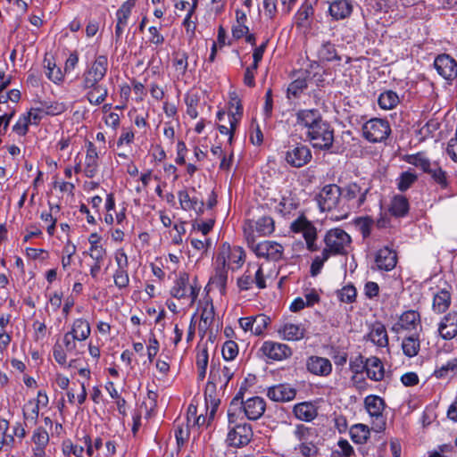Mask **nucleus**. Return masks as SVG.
Here are the masks:
<instances>
[{
  "mask_svg": "<svg viewBox=\"0 0 457 457\" xmlns=\"http://www.w3.org/2000/svg\"><path fill=\"white\" fill-rule=\"evenodd\" d=\"M108 70V60L105 55L96 58L91 66L83 73L82 87L91 89L87 93V99L91 104L99 105L105 101L108 90L99 82L104 78Z\"/></svg>",
  "mask_w": 457,
  "mask_h": 457,
  "instance_id": "nucleus-1",
  "label": "nucleus"
},
{
  "mask_svg": "<svg viewBox=\"0 0 457 457\" xmlns=\"http://www.w3.org/2000/svg\"><path fill=\"white\" fill-rule=\"evenodd\" d=\"M244 234L248 247L251 248L257 257L272 262H278L282 259L284 247L280 244L270 240L255 243V236L253 235L252 225L249 226V228H244Z\"/></svg>",
  "mask_w": 457,
  "mask_h": 457,
  "instance_id": "nucleus-2",
  "label": "nucleus"
},
{
  "mask_svg": "<svg viewBox=\"0 0 457 457\" xmlns=\"http://www.w3.org/2000/svg\"><path fill=\"white\" fill-rule=\"evenodd\" d=\"M405 161L428 174L431 179L442 189L447 188L449 184L446 172L443 170L437 162H430L423 153L407 155Z\"/></svg>",
  "mask_w": 457,
  "mask_h": 457,
  "instance_id": "nucleus-3",
  "label": "nucleus"
},
{
  "mask_svg": "<svg viewBox=\"0 0 457 457\" xmlns=\"http://www.w3.org/2000/svg\"><path fill=\"white\" fill-rule=\"evenodd\" d=\"M323 242V249L329 256L346 255L351 246V237L342 228H332L327 231Z\"/></svg>",
  "mask_w": 457,
  "mask_h": 457,
  "instance_id": "nucleus-4",
  "label": "nucleus"
},
{
  "mask_svg": "<svg viewBox=\"0 0 457 457\" xmlns=\"http://www.w3.org/2000/svg\"><path fill=\"white\" fill-rule=\"evenodd\" d=\"M201 287L197 285L195 279L192 283L189 281V276L182 273L175 280L174 286L170 289V295L179 300H187L189 305H193L198 297Z\"/></svg>",
  "mask_w": 457,
  "mask_h": 457,
  "instance_id": "nucleus-5",
  "label": "nucleus"
},
{
  "mask_svg": "<svg viewBox=\"0 0 457 457\" xmlns=\"http://www.w3.org/2000/svg\"><path fill=\"white\" fill-rule=\"evenodd\" d=\"M239 406L243 409L245 417L250 420H259L266 410V402L260 396L243 400V393L239 391L231 401V407Z\"/></svg>",
  "mask_w": 457,
  "mask_h": 457,
  "instance_id": "nucleus-6",
  "label": "nucleus"
},
{
  "mask_svg": "<svg viewBox=\"0 0 457 457\" xmlns=\"http://www.w3.org/2000/svg\"><path fill=\"white\" fill-rule=\"evenodd\" d=\"M306 137L314 148L328 150L331 148L334 142V129L324 120L312 131L306 132Z\"/></svg>",
  "mask_w": 457,
  "mask_h": 457,
  "instance_id": "nucleus-7",
  "label": "nucleus"
},
{
  "mask_svg": "<svg viewBox=\"0 0 457 457\" xmlns=\"http://www.w3.org/2000/svg\"><path fill=\"white\" fill-rule=\"evenodd\" d=\"M91 333V328L88 321L85 319H77L73 321L70 331L63 336V344L65 349L69 352H74L77 348V341H85Z\"/></svg>",
  "mask_w": 457,
  "mask_h": 457,
  "instance_id": "nucleus-8",
  "label": "nucleus"
},
{
  "mask_svg": "<svg viewBox=\"0 0 457 457\" xmlns=\"http://www.w3.org/2000/svg\"><path fill=\"white\" fill-rule=\"evenodd\" d=\"M391 133L389 122L380 118H373L362 126L363 137L371 143L382 142Z\"/></svg>",
  "mask_w": 457,
  "mask_h": 457,
  "instance_id": "nucleus-9",
  "label": "nucleus"
},
{
  "mask_svg": "<svg viewBox=\"0 0 457 457\" xmlns=\"http://www.w3.org/2000/svg\"><path fill=\"white\" fill-rule=\"evenodd\" d=\"M341 187L328 184L322 187L318 195V204L322 212H330L338 208L342 199Z\"/></svg>",
  "mask_w": 457,
  "mask_h": 457,
  "instance_id": "nucleus-10",
  "label": "nucleus"
},
{
  "mask_svg": "<svg viewBox=\"0 0 457 457\" xmlns=\"http://www.w3.org/2000/svg\"><path fill=\"white\" fill-rule=\"evenodd\" d=\"M342 190V199L352 204L353 207L359 208L366 201L367 194L370 192V187L365 182H350Z\"/></svg>",
  "mask_w": 457,
  "mask_h": 457,
  "instance_id": "nucleus-11",
  "label": "nucleus"
},
{
  "mask_svg": "<svg viewBox=\"0 0 457 457\" xmlns=\"http://www.w3.org/2000/svg\"><path fill=\"white\" fill-rule=\"evenodd\" d=\"M253 436L252 426L246 422L238 423L231 427L227 436L228 445L243 447L247 445Z\"/></svg>",
  "mask_w": 457,
  "mask_h": 457,
  "instance_id": "nucleus-12",
  "label": "nucleus"
},
{
  "mask_svg": "<svg viewBox=\"0 0 457 457\" xmlns=\"http://www.w3.org/2000/svg\"><path fill=\"white\" fill-rule=\"evenodd\" d=\"M255 284L259 289L266 287V281L262 267L251 266L247 267L245 273L237 279V286L240 290H249Z\"/></svg>",
  "mask_w": 457,
  "mask_h": 457,
  "instance_id": "nucleus-13",
  "label": "nucleus"
},
{
  "mask_svg": "<svg viewBox=\"0 0 457 457\" xmlns=\"http://www.w3.org/2000/svg\"><path fill=\"white\" fill-rule=\"evenodd\" d=\"M260 352L269 360L275 361L287 360L293 354V350L287 345L270 340L263 342Z\"/></svg>",
  "mask_w": 457,
  "mask_h": 457,
  "instance_id": "nucleus-14",
  "label": "nucleus"
},
{
  "mask_svg": "<svg viewBox=\"0 0 457 457\" xmlns=\"http://www.w3.org/2000/svg\"><path fill=\"white\" fill-rule=\"evenodd\" d=\"M364 404L369 414L376 418L375 430L377 432L383 431L386 428V421L382 416L385 408L384 400L377 395H369L365 398Z\"/></svg>",
  "mask_w": 457,
  "mask_h": 457,
  "instance_id": "nucleus-15",
  "label": "nucleus"
},
{
  "mask_svg": "<svg viewBox=\"0 0 457 457\" xmlns=\"http://www.w3.org/2000/svg\"><path fill=\"white\" fill-rule=\"evenodd\" d=\"M328 3V12L332 21H339L347 20L353 12V0H329Z\"/></svg>",
  "mask_w": 457,
  "mask_h": 457,
  "instance_id": "nucleus-16",
  "label": "nucleus"
},
{
  "mask_svg": "<svg viewBox=\"0 0 457 457\" xmlns=\"http://www.w3.org/2000/svg\"><path fill=\"white\" fill-rule=\"evenodd\" d=\"M434 67L445 79L453 80L457 76V62L449 54L437 55L434 61Z\"/></svg>",
  "mask_w": 457,
  "mask_h": 457,
  "instance_id": "nucleus-17",
  "label": "nucleus"
},
{
  "mask_svg": "<svg viewBox=\"0 0 457 457\" xmlns=\"http://www.w3.org/2000/svg\"><path fill=\"white\" fill-rule=\"evenodd\" d=\"M218 255H223L225 263L231 270L239 269L244 262L245 253V251L239 246L230 247L228 244H223Z\"/></svg>",
  "mask_w": 457,
  "mask_h": 457,
  "instance_id": "nucleus-18",
  "label": "nucleus"
},
{
  "mask_svg": "<svg viewBox=\"0 0 457 457\" xmlns=\"http://www.w3.org/2000/svg\"><path fill=\"white\" fill-rule=\"evenodd\" d=\"M296 125L301 126L306 129V132L312 131L320 122L323 117L318 109H301L295 113Z\"/></svg>",
  "mask_w": 457,
  "mask_h": 457,
  "instance_id": "nucleus-19",
  "label": "nucleus"
},
{
  "mask_svg": "<svg viewBox=\"0 0 457 457\" xmlns=\"http://www.w3.org/2000/svg\"><path fill=\"white\" fill-rule=\"evenodd\" d=\"M312 159L311 150L307 145H297L286 154V161L293 167L300 168L308 163Z\"/></svg>",
  "mask_w": 457,
  "mask_h": 457,
  "instance_id": "nucleus-20",
  "label": "nucleus"
},
{
  "mask_svg": "<svg viewBox=\"0 0 457 457\" xmlns=\"http://www.w3.org/2000/svg\"><path fill=\"white\" fill-rule=\"evenodd\" d=\"M419 325H420V314L417 311L409 310L401 314L391 330L395 333H399L401 330H413Z\"/></svg>",
  "mask_w": 457,
  "mask_h": 457,
  "instance_id": "nucleus-21",
  "label": "nucleus"
},
{
  "mask_svg": "<svg viewBox=\"0 0 457 457\" xmlns=\"http://www.w3.org/2000/svg\"><path fill=\"white\" fill-rule=\"evenodd\" d=\"M306 368L313 375L327 377L332 372L331 361L324 357L311 356L307 359Z\"/></svg>",
  "mask_w": 457,
  "mask_h": 457,
  "instance_id": "nucleus-22",
  "label": "nucleus"
},
{
  "mask_svg": "<svg viewBox=\"0 0 457 457\" xmlns=\"http://www.w3.org/2000/svg\"><path fill=\"white\" fill-rule=\"evenodd\" d=\"M228 267L225 263L223 255H217L215 260L214 274L211 277L210 282L215 285L220 292H224L228 281Z\"/></svg>",
  "mask_w": 457,
  "mask_h": 457,
  "instance_id": "nucleus-23",
  "label": "nucleus"
},
{
  "mask_svg": "<svg viewBox=\"0 0 457 457\" xmlns=\"http://www.w3.org/2000/svg\"><path fill=\"white\" fill-rule=\"evenodd\" d=\"M296 390L287 384H279L268 388L267 396L274 402H289L295 398Z\"/></svg>",
  "mask_w": 457,
  "mask_h": 457,
  "instance_id": "nucleus-24",
  "label": "nucleus"
},
{
  "mask_svg": "<svg viewBox=\"0 0 457 457\" xmlns=\"http://www.w3.org/2000/svg\"><path fill=\"white\" fill-rule=\"evenodd\" d=\"M438 332L445 340H451L457 336V312H451L442 319Z\"/></svg>",
  "mask_w": 457,
  "mask_h": 457,
  "instance_id": "nucleus-25",
  "label": "nucleus"
},
{
  "mask_svg": "<svg viewBox=\"0 0 457 457\" xmlns=\"http://www.w3.org/2000/svg\"><path fill=\"white\" fill-rule=\"evenodd\" d=\"M375 262L378 270H392L397 262V254L388 247L379 249L375 257Z\"/></svg>",
  "mask_w": 457,
  "mask_h": 457,
  "instance_id": "nucleus-26",
  "label": "nucleus"
},
{
  "mask_svg": "<svg viewBox=\"0 0 457 457\" xmlns=\"http://www.w3.org/2000/svg\"><path fill=\"white\" fill-rule=\"evenodd\" d=\"M98 154L96 147L92 142L87 144V154L85 157L84 170L85 176L88 179L94 178L98 171Z\"/></svg>",
  "mask_w": 457,
  "mask_h": 457,
  "instance_id": "nucleus-27",
  "label": "nucleus"
},
{
  "mask_svg": "<svg viewBox=\"0 0 457 457\" xmlns=\"http://www.w3.org/2000/svg\"><path fill=\"white\" fill-rule=\"evenodd\" d=\"M290 228L295 233H303L306 240L317 239V230L313 224L302 215L291 223Z\"/></svg>",
  "mask_w": 457,
  "mask_h": 457,
  "instance_id": "nucleus-28",
  "label": "nucleus"
},
{
  "mask_svg": "<svg viewBox=\"0 0 457 457\" xmlns=\"http://www.w3.org/2000/svg\"><path fill=\"white\" fill-rule=\"evenodd\" d=\"M234 376V371L231 367H211L209 378L214 381L220 389H225Z\"/></svg>",
  "mask_w": 457,
  "mask_h": 457,
  "instance_id": "nucleus-29",
  "label": "nucleus"
},
{
  "mask_svg": "<svg viewBox=\"0 0 457 457\" xmlns=\"http://www.w3.org/2000/svg\"><path fill=\"white\" fill-rule=\"evenodd\" d=\"M215 312L212 302L206 301L202 308L200 322L198 326L199 333L202 337L206 334L214 321Z\"/></svg>",
  "mask_w": 457,
  "mask_h": 457,
  "instance_id": "nucleus-30",
  "label": "nucleus"
},
{
  "mask_svg": "<svg viewBox=\"0 0 457 457\" xmlns=\"http://www.w3.org/2000/svg\"><path fill=\"white\" fill-rule=\"evenodd\" d=\"M280 337L287 341H298L303 338L305 328L300 324L285 323L278 330Z\"/></svg>",
  "mask_w": 457,
  "mask_h": 457,
  "instance_id": "nucleus-31",
  "label": "nucleus"
},
{
  "mask_svg": "<svg viewBox=\"0 0 457 457\" xmlns=\"http://www.w3.org/2000/svg\"><path fill=\"white\" fill-rule=\"evenodd\" d=\"M48 211H44L41 212L40 219L47 225V234L49 236H54L57 222V214L60 212L61 207L58 204H52L51 202H48Z\"/></svg>",
  "mask_w": 457,
  "mask_h": 457,
  "instance_id": "nucleus-32",
  "label": "nucleus"
},
{
  "mask_svg": "<svg viewBox=\"0 0 457 457\" xmlns=\"http://www.w3.org/2000/svg\"><path fill=\"white\" fill-rule=\"evenodd\" d=\"M293 412L296 419L306 422L313 420L318 415L317 408L308 402L295 404Z\"/></svg>",
  "mask_w": 457,
  "mask_h": 457,
  "instance_id": "nucleus-33",
  "label": "nucleus"
},
{
  "mask_svg": "<svg viewBox=\"0 0 457 457\" xmlns=\"http://www.w3.org/2000/svg\"><path fill=\"white\" fill-rule=\"evenodd\" d=\"M366 338L379 347H385L388 345V337L386 327L380 322H376L372 325L370 333L366 336Z\"/></svg>",
  "mask_w": 457,
  "mask_h": 457,
  "instance_id": "nucleus-34",
  "label": "nucleus"
},
{
  "mask_svg": "<svg viewBox=\"0 0 457 457\" xmlns=\"http://www.w3.org/2000/svg\"><path fill=\"white\" fill-rule=\"evenodd\" d=\"M178 197L179 200V204L181 208L185 211L195 210L199 213L204 212V202L199 200L197 197L189 195V193L187 190H180L178 193Z\"/></svg>",
  "mask_w": 457,
  "mask_h": 457,
  "instance_id": "nucleus-35",
  "label": "nucleus"
},
{
  "mask_svg": "<svg viewBox=\"0 0 457 457\" xmlns=\"http://www.w3.org/2000/svg\"><path fill=\"white\" fill-rule=\"evenodd\" d=\"M250 225H252V229H253V233L256 232L257 235L260 237L269 236L275 229L274 220L270 216H262L260 219H258L254 222V228H253V222H251V221L248 224L245 225L244 228H249Z\"/></svg>",
  "mask_w": 457,
  "mask_h": 457,
  "instance_id": "nucleus-36",
  "label": "nucleus"
},
{
  "mask_svg": "<svg viewBox=\"0 0 457 457\" xmlns=\"http://www.w3.org/2000/svg\"><path fill=\"white\" fill-rule=\"evenodd\" d=\"M366 373L368 378L374 381L382 380L385 375L382 361L378 357L366 359Z\"/></svg>",
  "mask_w": 457,
  "mask_h": 457,
  "instance_id": "nucleus-37",
  "label": "nucleus"
},
{
  "mask_svg": "<svg viewBox=\"0 0 457 457\" xmlns=\"http://www.w3.org/2000/svg\"><path fill=\"white\" fill-rule=\"evenodd\" d=\"M451 304V295L446 289H442L434 295L432 309L436 313L445 312Z\"/></svg>",
  "mask_w": 457,
  "mask_h": 457,
  "instance_id": "nucleus-38",
  "label": "nucleus"
},
{
  "mask_svg": "<svg viewBox=\"0 0 457 457\" xmlns=\"http://www.w3.org/2000/svg\"><path fill=\"white\" fill-rule=\"evenodd\" d=\"M389 212L395 217H404L409 212L408 199L402 195H395L391 201Z\"/></svg>",
  "mask_w": 457,
  "mask_h": 457,
  "instance_id": "nucleus-39",
  "label": "nucleus"
},
{
  "mask_svg": "<svg viewBox=\"0 0 457 457\" xmlns=\"http://www.w3.org/2000/svg\"><path fill=\"white\" fill-rule=\"evenodd\" d=\"M294 436L300 444H303L314 442L315 439H318L319 434L318 430L314 428L306 427L303 424H298L295 426Z\"/></svg>",
  "mask_w": 457,
  "mask_h": 457,
  "instance_id": "nucleus-40",
  "label": "nucleus"
},
{
  "mask_svg": "<svg viewBox=\"0 0 457 457\" xmlns=\"http://www.w3.org/2000/svg\"><path fill=\"white\" fill-rule=\"evenodd\" d=\"M457 375V358H451L445 363L438 365L434 371L436 378H450Z\"/></svg>",
  "mask_w": 457,
  "mask_h": 457,
  "instance_id": "nucleus-41",
  "label": "nucleus"
},
{
  "mask_svg": "<svg viewBox=\"0 0 457 457\" xmlns=\"http://www.w3.org/2000/svg\"><path fill=\"white\" fill-rule=\"evenodd\" d=\"M349 433L353 442L358 445L365 444L370 437L369 427L361 423L352 426Z\"/></svg>",
  "mask_w": 457,
  "mask_h": 457,
  "instance_id": "nucleus-42",
  "label": "nucleus"
},
{
  "mask_svg": "<svg viewBox=\"0 0 457 457\" xmlns=\"http://www.w3.org/2000/svg\"><path fill=\"white\" fill-rule=\"evenodd\" d=\"M314 10L312 5L305 2L303 3L295 15V24L297 27L307 28L310 26V19L313 16Z\"/></svg>",
  "mask_w": 457,
  "mask_h": 457,
  "instance_id": "nucleus-43",
  "label": "nucleus"
},
{
  "mask_svg": "<svg viewBox=\"0 0 457 457\" xmlns=\"http://www.w3.org/2000/svg\"><path fill=\"white\" fill-rule=\"evenodd\" d=\"M420 348V340L418 335H412L403 338L402 342V349L403 353L408 357L416 356Z\"/></svg>",
  "mask_w": 457,
  "mask_h": 457,
  "instance_id": "nucleus-44",
  "label": "nucleus"
},
{
  "mask_svg": "<svg viewBox=\"0 0 457 457\" xmlns=\"http://www.w3.org/2000/svg\"><path fill=\"white\" fill-rule=\"evenodd\" d=\"M209 361V354L207 346H202L198 348L196 353L195 365L198 370V379L204 380L206 375V370Z\"/></svg>",
  "mask_w": 457,
  "mask_h": 457,
  "instance_id": "nucleus-45",
  "label": "nucleus"
},
{
  "mask_svg": "<svg viewBox=\"0 0 457 457\" xmlns=\"http://www.w3.org/2000/svg\"><path fill=\"white\" fill-rule=\"evenodd\" d=\"M400 102L398 95L393 90H386L380 94L378 103L381 109L391 110Z\"/></svg>",
  "mask_w": 457,
  "mask_h": 457,
  "instance_id": "nucleus-46",
  "label": "nucleus"
},
{
  "mask_svg": "<svg viewBox=\"0 0 457 457\" xmlns=\"http://www.w3.org/2000/svg\"><path fill=\"white\" fill-rule=\"evenodd\" d=\"M318 56L320 61L333 62L340 61L341 57L337 54L336 46L331 42H325L318 51Z\"/></svg>",
  "mask_w": 457,
  "mask_h": 457,
  "instance_id": "nucleus-47",
  "label": "nucleus"
},
{
  "mask_svg": "<svg viewBox=\"0 0 457 457\" xmlns=\"http://www.w3.org/2000/svg\"><path fill=\"white\" fill-rule=\"evenodd\" d=\"M229 105L228 117L232 120L234 126H237L243 115L241 100L237 96H231Z\"/></svg>",
  "mask_w": 457,
  "mask_h": 457,
  "instance_id": "nucleus-48",
  "label": "nucleus"
},
{
  "mask_svg": "<svg viewBox=\"0 0 457 457\" xmlns=\"http://www.w3.org/2000/svg\"><path fill=\"white\" fill-rule=\"evenodd\" d=\"M39 414L38 403L34 399L29 400L23 407V417L30 425H36Z\"/></svg>",
  "mask_w": 457,
  "mask_h": 457,
  "instance_id": "nucleus-49",
  "label": "nucleus"
},
{
  "mask_svg": "<svg viewBox=\"0 0 457 457\" xmlns=\"http://www.w3.org/2000/svg\"><path fill=\"white\" fill-rule=\"evenodd\" d=\"M45 68H46V77L53 81L54 83L57 84L61 82L63 79V74L60 68L56 67L55 62L45 57L44 59Z\"/></svg>",
  "mask_w": 457,
  "mask_h": 457,
  "instance_id": "nucleus-50",
  "label": "nucleus"
},
{
  "mask_svg": "<svg viewBox=\"0 0 457 457\" xmlns=\"http://www.w3.org/2000/svg\"><path fill=\"white\" fill-rule=\"evenodd\" d=\"M308 87L307 75L298 77L293 80L287 87V97H298Z\"/></svg>",
  "mask_w": 457,
  "mask_h": 457,
  "instance_id": "nucleus-51",
  "label": "nucleus"
},
{
  "mask_svg": "<svg viewBox=\"0 0 457 457\" xmlns=\"http://www.w3.org/2000/svg\"><path fill=\"white\" fill-rule=\"evenodd\" d=\"M217 386L218 385L209 378L204 389V398L207 405L219 406L220 403V398L217 396Z\"/></svg>",
  "mask_w": 457,
  "mask_h": 457,
  "instance_id": "nucleus-52",
  "label": "nucleus"
},
{
  "mask_svg": "<svg viewBox=\"0 0 457 457\" xmlns=\"http://www.w3.org/2000/svg\"><path fill=\"white\" fill-rule=\"evenodd\" d=\"M135 4L133 2L126 1L116 12L117 23L120 26L127 27L128 20L131 14Z\"/></svg>",
  "mask_w": 457,
  "mask_h": 457,
  "instance_id": "nucleus-53",
  "label": "nucleus"
},
{
  "mask_svg": "<svg viewBox=\"0 0 457 457\" xmlns=\"http://www.w3.org/2000/svg\"><path fill=\"white\" fill-rule=\"evenodd\" d=\"M418 179V176L410 170L402 172L397 179V188L404 192L409 189Z\"/></svg>",
  "mask_w": 457,
  "mask_h": 457,
  "instance_id": "nucleus-54",
  "label": "nucleus"
},
{
  "mask_svg": "<svg viewBox=\"0 0 457 457\" xmlns=\"http://www.w3.org/2000/svg\"><path fill=\"white\" fill-rule=\"evenodd\" d=\"M113 282L119 290L127 289L129 286L128 269H116L113 273Z\"/></svg>",
  "mask_w": 457,
  "mask_h": 457,
  "instance_id": "nucleus-55",
  "label": "nucleus"
},
{
  "mask_svg": "<svg viewBox=\"0 0 457 457\" xmlns=\"http://www.w3.org/2000/svg\"><path fill=\"white\" fill-rule=\"evenodd\" d=\"M270 318L265 314H258L256 316H253V334H254L255 336L262 335L266 330L268 325L270 324Z\"/></svg>",
  "mask_w": 457,
  "mask_h": 457,
  "instance_id": "nucleus-56",
  "label": "nucleus"
},
{
  "mask_svg": "<svg viewBox=\"0 0 457 457\" xmlns=\"http://www.w3.org/2000/svg\"><path fill=\"white\" fill-rule=\"evenodd\" d=\"M298 204L295 202V200L291 195H288L282 197L276 209L279 213L285 216L289 214L292 211L295 210Z\"/></svg>",
  "mask_w": 457,
  "mask_h": 457,
  "instance_id": "nucleus-57",
  "label": "nucleus"
},
{
  "mask_svg": "<svg viewBox=\"0 0 457 457\" xmlns=\"http://www.w3.org/2000/svg\"><path fill=\"white\" fill-rule=\"evenodd\" d=\"M338 299L345 303H352L355 302L357 291L353 285L345 286L343 288L337 292Z\"/></svg>",
  "mask_w": 457,
  "mask_h": 457,
  "instance_id": "nucleus-58",
  "label": "nucleus"
},
{
  "mask_svg": "<svg viewBox=\"0 0 457 457\" xmlns=\"http://www.w3.org/2000/svg\"><path fill=\"white\" fill-rule=\"evenodd\" d=\"M295 449L304 457H316L320 454V448L315 441L299 444Z\"/></svg>",
  "mask_w": 457,
  "mask_h": 457,
  "instance_id": "nucleus-59",
  "label": "nucleus"
},
{
  "mask_svg": "<svg viewBox=\"0 0 457 457\" xmlns=\"http://www.w3.org/2000/svg\"><path fill=\"white\" fill-rule=\"evenodd\" d=\"M187 59L188 56L185 52L177 53L174 54L173 66L179 75L184 76L186 74L188 67Z\"/></svg>",
  "mask_w": 457,
  "mask_h": 457,
  "instance_id": "nucleus-60",
  "label": "nucleus"
},
{
  "mask_svg": "<svg viewBox=\"0 0 457 457\" xmlns=\"http://www.w3.org/2000/svg\"><path fill=\"white\" fill-rule=\"evenodd\" d=\"M44 113L46 115H59L67 110V105L62 102H45L42 104Z\"/></svg>",
  "mask_w": 457,
  "mask_h": 457,
  "instance_id": "nucleus-61",
  "label": "nucleus"
},
{
  "mask_svg": "<svg viewBox=\"0 0 457 457\" xmlns=\"http://www.w3.org/2000/svg\"><path fill=\"white\" fill-rule=\"evenodd\" d=\"M200 101L199 96L196 94L187 95L185 98L187 105V113L192 118L195 119L198 116L197 106Z\"/></svg>",
  "mask_w": 457,
  "mask_h": 457,
  "instance_id": "nucleus-62",
  "label": "nucleus"
},
{
  "mask_svg": "<svg viewBox=\"0 0 457 457\" xmlns=\"http://www.w3.org/2000/svg\"><path fill=\"white\" fill-rule=\"evenodd\" d=\"M238 354L237 344L234 341H227L222 346V356L226 361L234 360Z\"/></svg>",
  "mask_w": 457,
  "mask_h": 457,
  "instance_id": "nucleus-63",
  "label": "nucleus"
},
{
  "mask_svg": "<svg viewBox=\"0 0 457 457\" xmlns=\"http://www.w3.org/2000/svg\"><path fill=\"white\" fill-rule=\"evenodd\" d=\"M329 255L322 250L320 255L315 256L311 265V274L312 276H317L324 263L329 259Z\"/></svg>",
  "mask_w": 457,
  "mask_h": 457,
  "instance_id": "nucleus-64",
  "label": "nucleus"
}]
</instances>
